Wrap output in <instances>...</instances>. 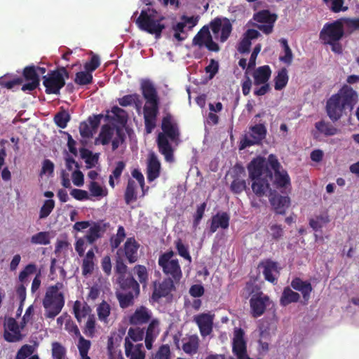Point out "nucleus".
<instances>
[{
  "mask_svg": "<svg viewBox=\"0 0 359 359\" xmlns=\"http://www.w3.org/2000/svg\"><path fill=\"white\" fill-rule=\"evenodd\" d=\"M280 164L274 154L268 156L267 161L262 157L252 159L248 165L249 178L252 181V192L259 198L267 196L270 190V182L273 179V173L280 170Z\"/></svg>",
  "mask_w": 359,
  "mask_h": 359,
  "instance_id": "1",
  "label": "nucleus"
},
{
  "mask_svg": "<svg viewBox=\"0 0 359 359\" xmlns=\"http://www.w3.org/2000/svg\"><path fill=\"white\" fill-rule=\"evenodd\" d=\"M161 129L163 133H159L156 143L158 151L163 155L167 162L174 161V150L168 141H175L180 136V132L177 123L172 121V117L170 114L165 116L161 122Z\"/></svg>",
  "mask_w": 359,
  "mask_h": 359,
  "instance_id": "2",
  "label": "nucleus"
},
{
  "mask_svg": "<svg viewBox=\"0 0 359 359\" xmlns=\"http://www.w3.org/2000/svg\"><path fill=\"white\" fill-rule=\"evenodd\" d=\"M210 28L216 38L219 32H221L219 38L221 43L225 42L229 39L233 29L232 24L229 19L217 17L210 22V26L204 25L198 32L192 40V44L200 48L203 47L206 41L212 36L210 32Z\"/></svg>",
  "mask_w": 359,
  "mask_h": 359,
  "instance_id": "3",
  "label": "nucleus"
},
{
  "mask_svg": "<svg viewBox=\"0 0 359 359\" xmlns=\"http://www.w3.org/2000/svg\"><path fill=\"white\" fill-rule=\"evenodd\" d=\"M63 287L64 285L61 282L47 287L42 302L46 318L53 319L61 312L65 305V296L60 290Z\"/></svg>",
  "mask_w": 359,
  "mask_h": 359,
  "instance_id": "4",
  "label": "nucleus"
},
{
  "mask_svg": "<svg viewBox=\"0 0 359 359\" xmlns=\"http://www.w3.org/2000/svg\"><path fill=\"white\" fill-rule=\"evenodd\" d=\"M163 20L164 17L158 15L156 10L147 8L141 11L135 23L140 29L154 34L158 39L161 37L162 31L165 28V26L161 23Z\"/></svg>",
  "mask_w": 359,
  "mask_h": 359,
  "instance_id": "5",
  "label": "nucleus"
},
{
  "mask_svg": "<svg viewBox=\"0 0 359 359\" xmlns=\"http://www.w3.org/2000/svg\"><path fill=\"white\" fill-rule=\"evenodd\" d=\"M43 84L46 88V94H60L61 88L65 86V81L60 71H50L46 75L43 76Z\"/></svg>",
  "mask_w": 359,
  "mask_h": 359,
  "instance_id": "6",
  "label": "nucleus"
},
{
  "mask_svg": "<svg viewBox=\"0 0 359 359\" xmlns=\"http://www.w3.org/2000/svg\"><path fill=\"white\" fill-rule=\"evenodd\" d=\"M343 24L339 20L331 23H326L320 32V39L324 43H331L333 41H339L344 36Z\"/></svg>",
  "mask_w": 359,
  "mask_h": 359,
  "instance_id": "7",
  "label": "nucleus"
},
{
  "mask_svg": "<svg viewBox=\"0 0 359 359\" xmlns=\"http://www.w3.org/2000/svg\"><path fill=\"white\" fill-rule=\"evenodd\" d=\"M258 267L262 269V273L266 281L273 285H276L278 283L280 270V267L278 262L270 259H267L262 261L259 264Z\"/></svg>",
  "mask_w": 359,
  "mask_h": 359,
  "instance_id": "8",
  "label": "nucleus"
},
{
  "mask_svg": "<svg viewBox=\"0 0 359 359\" xmlns=\"http://www.w3.org/2000/svg\"><path fill=\"white\" fill-rule=\"evenodd\" d=\"M159 102L146 103L143 108L144 127L147 133H151L156 126Z\"/></svg>",
  "mask_w": 359,
  "mask_h": 359,
  "instance_id": "9",
  "label": "nucleus"
},
{
  "mask_svg": "<svg viewBox=\"0 0 359 359\" xmlns=\"http://www.w3.org/2000/svg\"><path fill=\"white\" fill-rule=\"evenodd\" d=\"M249 130V137L246 136L243 140L241 149L259 144L266 137L267 131L265 126L262 123L255 124L250 127Z\"/></svg>",
  "mask_w": 359,
  "mask_h": 359,
  "instance_id": "10",
  "label": "nucleus"
},
{
  "mask_svg": "<svg viewBox=\"0 0 359 359\" xmlns=\"http://www.w3.org/2000/svg\"><path fill=\"white\" fill-rule=\"evenodd\" d=\"M244 335V331L241 328L235 329L232 351L237 359H252L247 354V346Z\"/></svg>",
  "mask_w": 359,
  "mask_h": 359,
  "instance_id": "11",
  "label": "nucleus"
},
{
  "mask_svg": "<svg viewBox=\"0 0 359 359\" xmlns=\"http://www.w3.org/2000/svg\"><path fill=\"white\" fill-rule=\"evenodd\" d=\"M326 112L329 118L333 121H337L342 116L345 110V107L342 106V102L339 98V95H332L327 101Z\"/></svg>",
  "mask_w": 359,
  "mask_h": 359,
  "instance_id": "12",
  "label": "nucleus"
},
{
  "mask_svg": "<svg viewBox=\"0 0 359 359\" xmlns=\"http://www.w3.org/2000/svg\"><path fill=\"white\" fill-rule=\"evenodd\" d=\"M267 193H269V202L274 212L278 215H285L290 205V197L281 196L276 191H272L271 188Z\"/></svg>",
  "mask_w": 359,
  "mask_h": 359,
  "instance_id": "13",
  "label": "nucleus"
},
{
  "mask_svg": "<svg viewBox=\"0 0 359 359\" xmlns=\"http://www.w3.org/2000/svg\"><path fill=\"white\" fill-rule=\"evenodd\" d=\"M336 95H339V98L342 102V106L345 107L348 111H352L355 105L358 102V95L351 86L344 85Z\"/></svg>",
  "mask_w": 359,
  "mask_h": 359,
  "instance_id": "14",
  "label": "nucleus"
},
{
  "mask_svg": "<svg viewBox=\"0 0 359 359\" xmlns=\"http://www.w3.org/2000/svg\"><path fill=\"white\" fill-rule=\"evenodd\" d=\"M140 246L134 237L128 238L123 245V248H119L116 254L120 255L121 253H123L128 263L133 264L138 260Z\"/></svg>",
  "mask_w": 359,
  "mask_h": 359,
  "instance_id": "15",
  "label": "nucleus"
},
{
  "mask_svg": "<svg viewBox=\"0 0 359 359\" xmlns=\"http://www.w3.org/2000/svg\"><path fill=\"white\" fill-rule=\"evenodd\" d=\"M22 76L27 81L21 88L22 91H32L39 86L40 79L39 74L36 72L35 65L25 67L23 69Z\"/></svg>",
  "mask_w": 359,
  "mask_h": 359,
  "instance_id": "16",
  "label": "nucleus"
},
{
  "mask_svg": "<svg viewBox=\"0 0 359 359\" xmlns=\"http://www.w3.org/2000/svg\"><path fill=\"white\" fill-rule=\"evenodd\" d=\"M269 302V297L262 292L252 295L250 300V306L252 317L258 318L261 316L264 313Z\"/></svg>",
  "mask_w": 359,
  "mask_h": 359,
  "instance_id": "17",
  "label": "nucleus"
},
{
  "mask_svg": "<svg viewBox=\"0 0 359 359\" xmlns=\"http://www.w3.org/2000/svg\"><path fill=\"white\" fill-rule=\"evenodd\" d=\"M4 339L8 342H17L22 339L20 325L13 318H8L5 324Z\"/></svg>",
  "mask_w": 359,
  "mask_h": 359,
  "instance_id": "18",
  "label": "nucleus"
},
{
  "mask_svg": "<svg viewBox=\"0 0 359 359\" xmlns=\"http://www.w3.org/2000/svg\"><path fill=\"white\" fill-rule=\"evenodd\" d=\"M158 266L168 278L180 283L182 277V271L177 259L172 262H159Z\"/></svg>",
  "mask_w": 359,
  "mask_h": 359,
  "instance_id": "19",
  "label": "nucleus"
},
{
  "mask_svg": "<svg viewBox=\"0 0 359 359\" xmlns=\"http://www.w3.org/2000/svg\"><path fill=\"white\" fill-rule=\"evenodd\" d=\"M177 283H179L168 278H164L161 283L155 282L152 294L153 299L158 300L161 297L168 296L172 291L175 290V284Z\"/></svg>",
  "mask_w": 359,
  "mask_h": 359,
  "instance_id": "20",
  "label": "nucleus"
},
{
  "mask_svg": "<svg viewBox=\"0 0 359 359\" xmlns=\"http://www.w3.org/2000/svg\"><path fill=\"white\" fill-rule=\"evenodd\" d=\"M235 170L236 171V175L233 176V180L231 183V191L235 194H240L243 191H245L246 193H248V191H250V188L247 187L246 181L241 177V175H245V170L244 168L236 165L235 166Z\"/></svg>",
  "mask_w": 359,
  "mask_h": 359,
  "instance_id": "21",
  "label": "nucleus"
},
{
  "mask_svg": "<svg viewBox=\"0 0 359 359\" xmlns=\"http://www.w3.org/2000/svg\"><path fill=\"white\" fill-rule=\"evenodd\" d=\"M214 315L210 313H201L195 316L194 322L198 326L200 333L203 337L209 335L212 331Z\"/></svg>",
  "mask_w": 359,
  "mask_h": 359,
  "instance_id": "22",
  "label": "nucleus"
},
{
  "mask_svg": "<svg viewBox=\"0 0 359 359\" xmlns=\"http://www.w3.org/2000/svg\"><path fill=\"white\" fill-rule=\"evenodd\" d=\"M109 226V223L103 222L102 221L93 222L92 226L88 231L85 238L89 244H93L97 239L100 238Z\"/></svg>",
  "mask_w": 359,
  "mask_h": 359,
  "instance_id": "23",
  "label": "nucleus"
},
{
  "mask_svg": "<svg viewBox=\"0 0 359 359\" xmlns=\"http://www.w3.org/2000/svg\"><path fill=\"white\" fill-rule=\"evenodd\" d=\"M151 312L145 306H141L129 317V323L133 325H142L150 322Z\"/></svg>",
  "mask_w": 359,
  "mask_h": 359,
  "instance_id": "24",
  "label": "nucleus"
},
{
  "mask_svg": "<svg viewBox=\"0 0 359 359\" xmlns=\"http://www.w3.org/2000/svg\"><path fill=\"white\" fill-rule=\"evenodd\" d=\"M159 324L160 323L158 319H152L149 322L146 331H144V343L145 346L148 350H151L152 348L153 343L159 334Z\"/></svg>",
  "mask_w": 359,
  "mask_h": 359,
  "instance_id": "25",
  "label": "nucleus"
},
{
  "mask_svg": "<svg viewBox=\"0 0 359 359\" xmlns=\"http://www.w3.org/2000/svg\"><path fill=\"white\" fill-rule=\"evenodd\" d=\"M125 353L128 359H144L145 352L142 344H133L128 337L125 339Z\"/></svg>",
  "mask_w": 359,
  "mask_h": 359,
  "instance_id": "26",
  "label": "nucleus"
},
{
  "mask_svg": "<svg viewBox=\"0 0 359 359\" xmlns=\"http://www.w3.org/2000/svg\"><path fill=\"white\" fill-rule=\"evenodd\" d=\"M230 217L226 212H217L211 218L210 226V233H213L217 231L219 228L223 229H228L229 226Z\"/></svg>",
  "mask_w": 359,
  "mask_h": 359,
  "instance_id": "27",
  "label": "nucleus"
},
{
  "mask_svg": "<svg viewBox=\"0 0 359 359\" xmlns=\"http://www.w3.org/2000/svg\"><path fill=\"white\" fill-rule=\"evenodd\" d=\"M291 287L302 293L305 302H308L311 297L313 287L309 281H304L299 277L293 278L290 283Z\"/></svg>",
  "mask_w": 359,
  "mask_h": 359,
  "instance_id": "28",
  "label": "nucleus"
},
{
  "mask_svg": "<svg viewBox=\"0 0 359 359\" xmlns=\"http://www.w3.org/2000/svg\"><path fill=\"white\" fill-rule=\"evenodd\" d=\"M161 163L156 156L152 153L149 155L147 168V176L149 182H153L160 175Z\"/></svg>",
  "mask_w": 359,
  "mask_h": 359,
  "instance_id": "29",
  "label": "nucleus"
},
{
  "mask_svg": "<svg viewBox=\"0 0 359 359\" xmlns=\"http://www.w3.org/2000/svg\"><path fill=\"white\" fill-rule=\"evenodd\" d=\"M141 90L146 103L159 102L157 90L149 81H144L141 83Z\"/></svg>",
  "mask_w": 359,
  "mask_h": 359,
  "instance_id": "30",
  "label": "nucleus"
},
{
  "mask_svg": "<svg viewBox=\"0 0 359 359\" xmlns=\"http://www.w3.org/2000/svg\"><path fill=\"white\" fill-rule=\"evenodd\" d=\"M118 283L123 292H131L140 294V285L132 276L118 277Z\"/></svg>",
  "mask_w": 359,
  "mask_h": 359,
  "instance_id": "31",
  "label": "nucleus"
},
{
  "mask_svg": "<svg viewBox=\"0 0 359 359\" xmlns=\"http://www.w3.org/2000/svg\"><path fill=\"white\" fill-rule=\"evenodd\" d=\"M273 184L275 187L280 189L281 192H285L287 189L290 190L291 182L289 175L285 170H278L274 172Z\"/></svg>",
  "mask_w": 359,
  "mask_h": 359,
  "instance_id": "32",
  "label": "nucleus"
},
{
  "mask_svg": "<svg viewBox=\"0 0 359 359\" xmlns=\"http://www.w3.org/2000/svg\"><path fill=\"white\" fill-rule=\"evenodd\" d=\"M254 83L256 86L268 83L271 76V69L269 65H263L257 68L253 72Z\"/></svg>",
  "mask_w": 359,
  "mask_h": 359,
  "instance_id": "33",
  "label": "nucleus"
},
{
  "mask_svg": "<svg viewBox=\"0 0 359 359\" xmlns=\"http://www.w3.org/2000/svg\"><path fill=\"white\" fill-rule=\"evenodd\" d=\"M197 18L194 16L188 17L183 15L181 17V22H179L176 25H173L172 29L175 32H181L184 34L185 27H187L188 30H191L193 27L197 25Z\"/></svg>",
  "mask_w": 359,
  "mask_h": 359,
  "instance_id": "34",
  "label": "nucleus"
},
{
  "mask_svg": "<svg viewBox=\"0 0 359 359\" xmlns=\"http://www.w3.org/2000/svg\"><path fill=\"white\" fill-rule=\"evenodd\" d=\"M73 311L74 316L77 321L81 323L83 318L86 317L88 318L89 316H91V309L90 306H88L86 303L81 304V302L79 300H76L73 306Z\"/></svg>",
  "mask_w": 359,
  "mask_h": 359,
  "instance_id": "35",
  "label": "nucleus"
},
{
  "mask_svg": "<svg viewBox=\"0 0 359 359\" xmlns=\"http://www.w3.org/2000/svg\"><path fill=\"white\" fill-rule=\"evenodd\" d=\"M299 299L300 294L298 292L293 291L290 287H285L280 298V304L286 306L292 303L298 302Z\"/></svg>",
  "mask_w": 359,
  "mask_h": 359,
  "instance_id": "36",
  "label": "nucleus"
},
{
  "mask_svg": "<svg viewBox=\"0 0 359 359\" xmlns=\"http://www.w3.org/2000/svg\"><path fill=\"white\" fill-rule=\"evenodd\" d=\"M116 298L118 301L120 307L122 309L128 308L134 304V299L137 297L139 294H135V292H116Z\"/></svg>",
  "mask_w": 359,
  "mask_h": 359,
  "instance_id": "37",
  "label": "nucleus"
},
{
  "mask_svg": "<svg viewBox=\"0 0 359 359\" xmlns=\"http://www.w3.org/2000/svg\"><path fill=\"white\" fill-rule=\"evenodd\" d=\"M315 128L325 136H332L338 133L339 130L329 122L322 120L315 123Z\"/></svg>",
  "mask_w": 359,
  "mask_h": 359,
  "instance_id": "38",
  "label": "nucleus"
},
{
  "mask_svg": "<svg viewBox=\"0 0 359 359\" xmlns=\"http://www.w3.org/2000/svg\"><path fill=\"white\" fill-rule=\"evenodd\" d=\"M137 185L135 182L130 178L128 181L127 186L124 193V199L127 205L136 201L137 199L136 193Z\"/></svg>",
  "mask_w": 359,
  "mask_h": 359,
  "instance_id": "39",
  "label": "nucleus"
},
{
  "mask_svg": "<svg viewBox=\"0 0 359 359\" xmlns=\"http://www.w3.org/2000/svg\"><path fill=\"white\" fill-rule=\"evenodd\" d=\"M279 42L283 49V55H280L279 60L287 65H290L293 60V53L288 45L287 40L282 38L279 40Z\"/></svg>",
  "mask_w": 359,
  "mask_h": 359,
  "instance_id": "40",
  "label": "nucleus"
},
{
  "mask_svg": "<svg viewBox=\"0 0 359 359\" xmlns=\"http://www.w3.org/2000/svg\"><path fill=\"white\" fill-rule=\"evenodd\" d=\"M288 80L287 70L285 67H283L278 71L277 76L274 78V88L276 90H281L287 86Z\"/></svg>",
  "mask_w": 359,
  "mask_h": 359,
  "instance_id": "41",
  "label": "nucleus"
},
{
  "mask_svg": "<svg viewBox=\"0 0 359 359\" xmlns=\"http://www.w3.org/2000/svg\"><path fill=\"white\" fill-rule=\"evenodd\" d=\"M253 20L260 23L275 22L277 15L271 13L269 10H262L254 14Z\"/></svg>",
  "mask_w": 359,
  "mask_h": 359,
  "instance_id": "42",
  "label": "nucleus"
},
{
  "mask_svg": "<svg viewBox=\"0 0 359 359\" xmlns=\"http://www.w3.org/2000/svg\"><path fill=\"white\" fill-rule=\"evenodd\" d=\"M329 216L327 214H322L309 219L310 226L315 231H320L321 229L330 222Z\"/></svg>",
  "mask_w": 359,
  "mask_h": 359,
  "instance_id": "43",
  "label": "nucleus"
},
{
  "mask_svg": "<svg viewBox=\"0 0 359 359\" xmlns=\"http://www.w3.org/2000/svg\"><path fill=\"white\" fill-rule=\"evenodd\" d=\"M98 318L100 321L105 323H108V317L111 313V306L103 300L97 307Z\"/></svg>",
  "mask_w": 359,
  "mask_h": 359,
  "instance_id": "44",
  "label": "nucleus"
},
{
  "mask_svg": "<svg viewBox=\"0 0 359 359\" xmlns=\"http://www.w3.org/2000/svg\"><path fill=\"white\" fill-rule=\"evenodd\" d=\"M111 112L114 114L112 118L118 123L122 126H125L127 123L128 116L126 110L117 106H114L111 109Z\"/></svg>",
  "mask_w": 359,
  "mask_h": 359,
  "instance_id": "45",
  "label": "nucleus"
},
{
  "mask_svg": "<svg viewBox=\"0 0 359 359\" xmlns=\"http://www.w3.org/2000/svg\"><path fill=\"white\" fill-rule=\"evenodd\" d=\"M126 234L125 229L123 226H119L117 229L116 235H113L109 240L110 246L112 250L116 249L119 247L120 244L123 241Z\"/></svg>",
  "mask_w": 359,
  "mask_h": 359,
  "instance_id": "46",
  "label": "nucleus"
},
{
  "mask_svg": "<svg viewBox=\"0 0 359 359\" xmlns=\"http://www.w3.org/2000/svg\"><path fill=\"white\" fill-rule=\"evenodd\" d=\"M171 354L170 346L162 344L155 353L151 354L149 359H171Z\"/></svg>",
  "mask_w": 359,
  "mask_h": 359,
  "instance_id": "47",
  "label": "nucleus"
},
{
  "mask_svg": "<svg viewBox=\"0 0 359 359\" xmlns=\"http://www.w3.org/2000/svg\"><path fill=\"white\" fill-rule=\"evenodd\" d=\"M50 239L48 231H40L31 237L30 242L34 245H46L50 243Z\"/></svg>",
  "mask_w": 359,
  "mask_h": 359,
  "instance_id": "48",
  "label": "nucleus"
},
{
  "mask_svg": "<svg viewBox=\"0 0 359 359\" xmlns=\"http://www.w3.org/2000/svg\"><path fill=\"white\" fill-rule=\"evenodd\" d=\"M96 320L95 315L89 316L85 325L83 327V332L86 336L93 338L96 332Z\"/></svg>",
  "mask_w": 359,
  "mask_h": 359,
  "instance_id": "49",
  "label": "nucleus"
},
{
  "mask_svg": "<svg viewBox=\"0 0 359 359\" xmlns=\"http://www.w3.org/2000/svg\"><path fill=\"white\" fill-rule=\"evenodd\" d=\"M93 75L91 72H79L76 74L74 82L80 86H86L92 83Z\"/></svg>",
  "mask_w": 359,
  "mask_h": 359,
  "instance_id": "50",
  "label": "nucleus"
},
{
  "mask_svg": "<svg viewBox=\"0 0 359 359\" xmlns=\"http://www.w3.org/2000/svg\"><path fill=\"white\" fill-rule=\"evenodd\" d=\"M125 168L126 163L123 161H120L116 163V167L110 175L109 179V184L112 188L115 187L114 179L118 180L120 178Z\"/></svg>",
  "mask_w": 359,
  "mask_h": 359,
  "instance_id": "51",
  "label": "nucleus"
},
{
  "mask_svg": "<svg viewBox=\"0 0 359 359\" xmlns=\"http://www.w3.org/2000/svg\"><path fill=\"white\" fill-rule=\"evenodd\" d=\"M69 121L70 115L65 110L60 111L54 116L55 124L60 128H65Z\"/></svg>",
  "mask_w": 359,
  "mask_h": 359,
  "instance_id": "52",
  "label": "nucleus"
},
{
  "mask_svg": "<svg viewBox=\"0 0 359 359\" xmlns=\"http://www.w3.org/2000/svg\"><path fill=\"white\" fill-rule=\"evenodd\" d=\"M175 245L178 255L189 262H191V257L189 252L188 245H184L181 238H178L175 241Z\"/></svg>",
  "mask_w": 359,
  "mask_h": 359,
  "instance_id": "53",
  "label": "nucleus"
},
{
  "mask_svg": "<svg viewBox=\"0 0 359 359\" xmlns=\"http://www.w3.org/2000/svg\"><path fill=\"white\" fill-rule=\"evenodd\" d=\"M198 348V339L196 337H191L189 340L184 343L183 351L188 354L192 355L197 353Z\"/></svg>",
  "mask_w": 359,
  "mask_h": 359,
  "instance_id": "54",
  "label": "nucleus"
},
{
  "mask_svg": "<svg viewBox=\"0 0 359 359\" xmlns=\"http://www.w3.org/2000/svg\"><path fill=\"white\" fill-rule=\"evenodd\" d=\"M133 271L134 273L137 276L140 283L145 285L147 283L149 279V273L146 266L144 265L138 264L133 268Z\"/></svg>",
  "mask_w": 359,
  "mask_h": 359,
  "instance_id": "55",
  "label": "nucleus"
},
{
  "mask_svg": "<svg viewBox=\"0 0 359 359\" xmlns=\"http://www.w3.org/2000/svg\"><path fill=\"white\" fill-rule=\"evenodd\" d=\"M144 336V328H140L139 327H130L128 331V336L129 339L133 341H142Z\"/></svg>",
  "mask_w": 359,
  "mask_h": 359,
  "instance_id": "56",
  "label": "nucleus"
},
{
  "mask_svg": "<svg viewBox=\"0 0 359 359\" xmlns=\"http://www.w3.org/2000/svg\"><path fill=\"white\" fill-rule=\"evenodd\" d=\"M66 355L65 348L57 341L52 343L53 359H64Z\"/></svg>",
  "mask_w": 359,
  "mask_h": 359,
  "instance_id": "57",
  "label": "nucleus"
},
{
  "mask_svg": "<svg viewBox=\"0 0 359 359\" xmlns=\"http://www.w3.org/2000/svg\"><path fill=\"white\" fill-rule=\"evenodd\" d=\"M114 135L113 129L108 125L102 126L100 137L101 139V143L102 145H107L111 141Z\"/></svg>",
  "mask_w": 359,
  "mask_h": 359,
  "instance_id": "58",
  "label": "nucleus"
},
{
  "mask_svg": "<svg viewBox=\"0 0 359 359\" xmlns=\"http://www.w3.org/2000/svg\"><path fill=\"white\" fill-rule=\"evenodd\" d=\"M55 207V201L53 199L46 200L40 209L39 218H46L53 211Z\"/></svg>",
  "mask_w": 359,
  "mask_h": 359,
  "instance_id": "59",
  "label": "nucleus"
},
{
  "mask_svg": "<svg viewBox=\"0 0 359 359\" xmlns=\"http://www.w3.org/2000/svg\"><path fill=\"white\" fill-rule=\"evenodd\" d=\"M92 57L89 62H87L84 65V69L87 72H93L97 69L100 65V59L97 55L93 54L91 52Z\"/></svg>",
  "mask_w": 359,
  "mask_h": 359,
  "instance_id": "60",
  "label": "nucleus"
},
{
  "mask_svg": "<svg viewBox=\"0 0 359 359\" xmlns=\"http://www.w3.org/2000/svg\"><path fill=\"white\" fill-rule=\"evenodd\" d=\"M207 206L206 202H203L196 208V211L194 215L193 226L196 229L200 224L203 217L205 210Z\"/></svg>",
  "mask_w": 359,
  "mask_h": 359,
  "instance_id": "61",
  "label": "nucleus"
},
{
  "mask_svg": "<svg viewBox=\"0 0 359 359\" xmlns=\"http://www.w3.org/2000/svg\"><path fill=\"white\" fill-rule=\"evenodd\" d=\"M128 266L124 263L120 255H117L116 258V264L114 267L115 272L118 274V277H124L126 275Z\"/></svg>",
  "mask_w": 359,
  "mask_h": 359,
  "instance_id": "62",
  "label": "nucleus"
},
{
  "mask_svg": "<svg viewBox=\"0 0 359 359\" xmlns=\"http://www.w3.org/2000/svg\"><path fill=\"white\" fill-rule=\"evenodd\" d=\"M36 266L35 264H27L19 274V280L21 283H25L27 278L36 272Z\"/></svg>",
  "mask_w": 359,
  "mask_h": 359,
  "instance_id": "63",
  "label": "nucleus"
},
{
  "mask_svg": "<svg viewBox=\"0 0 359 359\" xmlns=\"http://www.w3.org/2000/svg\"><path fill=\"white\" fill-rule=\"evenodd\" d=\"M34 348L31 345L25 344L18 351L15 359H26L29 356H32Z\"/></svg>",
  "mask_w": 359,
  "mask_h": 359,
  "instance_id": "64",
  "label": "nucleus"
}]
</instances>
